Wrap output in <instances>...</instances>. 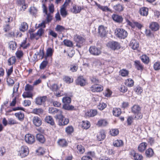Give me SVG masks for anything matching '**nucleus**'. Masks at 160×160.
Here are the masks:
<instances>
[{
    "mask_svg": "<svg viewBox=\"0 0 160 160\" xmlns=\"http://www.w3.org/2000/svg\"><path fill=\"white\" fill-rule=\"evenodd\" d=\"M141 108L138 105H134L132 108V112L135 115L136 119H141L142 118V114L141 112Z\"/></svg>",
    "mask_w": 160,
    "mask_h": 160,
    "instance_id": "nucleus-1",
    "label": "nucleus"
},
{
    "mask_svg": "<svg viewBox=\"0 0 160 160\" xmlns=\"http://www.w3.org/2000/svg\"><path fill=\"white\" fill-rule=\"evenodd\" d=\"M116 36L121 39H124L128 35L127 32L122 28H118L115 32Z\"/></svg>",
    "mask_w": 160,
    "mask_h": 160,
    "instance_id": "nucleus-2",
    "label": "nucleus"
},
{
    "mask_svg": "<svg viewBox=\"0 0 160 160\" xmlns=\"http://www.w3.org/2000/svg\"><path fill=\"white\" fill-rule=\"evenodd\" d=\"M28 148L26 146H23L21 147L18 153L19 155L22 158L26 157L29 153Z\"/></svg>",
    "mask_w": 160,
    "mask_h": 160,
    "instance_id": "nucleus-3",
    "label": "nucleus"
},
{
    "mask_svg": "<svg viewBox=\"0 0 160 160\" xmlns=\"http://www.w3.org/2000/svg\"><path fill=\"white\" fill-rule=\"evenodd\" d=\"M74 40L77 42L76 46L80 48L82 45L83 43L85 42V39L81 36L76 34L74 35Z\"/></svg>",
    "mask_w": 160,
    "mask_h": 160,
    "instance_id": "nucleus-4",
    "label": "nucleus"
},
{
    "mask_svg": "<svg viewBox=\"0 0 160 160\" xmlns=\"http://www.w3.org/2000/svg\"><path fill=\"white\" fill-rule=\"evenodd\" d=\"M59 119L58 124L60 126H64L67 125L69 122L68 118H65L62 115L60 114L57 116Z\"/></svg>",
    "mask_w": 160,
    "mask_h": 160,
    "instance_id": "nucleus-5",
    "label": "nucleus"
},
{
    "mask_svg": "<svg viewBox=\"0 0 160 160\" xmlns=\"http://www.w3.org/2000/svg\"><path fill=\"white\" fill-rule=\"evenodd\" d=\"M25 140L27 143L29 144H32L35 142L34 136L30 134H27L25 135Z\"/></svg>",
    "mask_w": 160,
    "mask_h": 160,
    "instance_id": "nucleus-6",
    "label": "nucleus"
},
{
    "mask_svg": "<svg viewBox=\"0 0 160 160\" xmlns=\"http://www.w3.org/2000/svg\"><path fill=\"white\" fill-rule=\"evenodd\" d=\"M89 51L91 54L95 56L99 55L101 53L100 49L95 46L91 47L89 48Z\"/></svg>",
    "mask_w": 160,
    "mask_h": 160,
    "instance_id": "nucleus-7",
    "label": "nucleus"
},
{
    "mask_svg": "<svg viewBox=\"0 0 160 160\" xmlns=\"http://www.w3.org/2000/svg\"><path fill=\"white\" fill-rule=\"evenodd\" d=\"M42 8L43 12L47 15L46 17V22H50L52 19V16L51 13L48 12L47 8L45 4H43Z\"/></svg>",
    "mask_w": 160,
    "mask_h": 160,
    "instance_id": "nucleus-8",
    "label": "nucleus"
},
{
    "mask_svg": "<svg viewBox=\"0 0 160 160\" xmlns=\"http://www.w3.org/2000/svg\"><path fill=\"white\" fill-rule=\"evenodd\" d=\"M29 32L30 33L31 38H35L36 39H38L39 37H41L43 33L44 30L41 28L38 30L36 33H33L32 32H30V31H29Z\"/></svg>",
    "mask_w": 160,
    "mask_h": 160,
    "instance_id": "nucleus-9",
    "label": "nucleus"
},
{
    "mask_svg": "<svg viewBox=\"0 0 160 160\" xmlns=\"http://www.w3.org/2000/svg\"><path fill=\"white\" fill-rule=\"evenodd\" d=\"M107 46L112 50L118 49L120 48L119 43L117 42L112 41L108 43Z\"/></svg>",
    "mask_w": 160,
    "mask_h": 160,
    "instance_id": "nucleus-10",
    "label": "nucleus"
},
{
    "mask_svg": "<svg viewBox=\"0 0 160 160\" xmlns=\"http://www.w3.org/2000/svg\"><path fill=\"white\" fill-rule=\"evenodd\" d=\"M103 87L101 85L94 84L90 88L91 90L93 92H99L103 90Z\"/></svg>",
    "mask_w": 160,
    "mask_h": 160,
    "instance_id": "nucleus-11",
    "label": "nucleus"
},
{
    "mask_svg": "<svg viewBox=\"0 0 160 160\" xmlns=\"http://www.w3.org/2000/svg\"><path fill=\"white\" fill-rule=\"evenodd\" d=\"M160 26L157 22H152L150 23L149 28L152 31L156 32L160 28Z\"/></svg>",
    "mask_w": 160,
    "mask_h": 160,
    "instance_id": "nucleus-12",
    "label": "nucleus"
},
{
    "mask_svg": "<svg viewBox=\"0 0 160 160\" xmlns=\"http://www.w3.org/2000/svg\"><path fill=\"white\" fill-rule=\"evenodd\" d=\"M83 8V7L81 6L73 5L72 8L71 9V10L72 13L76 14L79 13Z\"/></svg>",
    "mask_w": 160,
    "mask_h": 160,
    "instance_id": "nucleus-13",
    "label": "nucleus"
},
{
    "mask_svg": "<svg viewBox=\"0 0 160 160\" xmlns=\"http://www.w3.org/2000/svg\"><path fill=\"white\" fill-rule=\"evenodd\" d=\"M47 99V98L46 96L38 97L36 98V103L37 105H41L44 104Z\"/></svg>",
    "mask_w": 160,
    "mask_h": 160,
    "instance_id": "nucleus-14",
    "label": "nucleus"
},
{
    "mask_svg": "<svg viewBox=\"0 0 160 160\" xmlns=\"http://www.w3.org/2000/svg\"><path fill=\"white\" fill-rule=\"evenodd\" d=\"M33 124L36 127H39L42 123L41 118L38 116H34L32 118Z\"/></svg>",
    "mask_w": 160,
    "mask_h": 160,
    "instance_id": "nucleus-15",
    "label": "nucleus"
},
{
    "mask_svg": "<svg viewBox=\"0 0 160 160\" xmlns=\"http://www.w3.org/2000/svg\"><path fill=\"white\" fill-rule=\"evenodd\" d=\"M76 83L77 84L83 86L86 85L87 82L86 80L82 77H79L77 79Z\"/></svg>",
    "mask_w": 160,
    "mask_h": 160,
    "instance_id": "nucleus-16",
    "label": "nucleus"
},
{
    "mask_svg": "<svg viewBox=\"0 0 160 160\" xmlns=\"http://www.w3.org/2000/svg\"><path fill=\"white\" fill-rule=\"evenodd\" d=\"M18 5L21 6V10L24 11L28 7V5L25 3V0H18Z\"/></svg>",
    "mask_w": 160,
    "mask_h": 160,
    "instance_id": "nucleus-17",
    "label": "nucleus"
},
{
    "mask_svg": "<svg viewBox=\"0 0 160 160\" xmlns=\"http://www.w3.org/2000/svg\"><path fill=\"white\" fill-rule=\"evenodd\" d=\"M28 28V24L24 22H22L20 24L19 29V30L22 32H24L27 31Z\"/></svg>",
    "mask_w": 160,
    "mask_h": 160,
    "instance_id": "nucleus-18",
    "label": "nucleus"
},
{
    "mask_svg": "<svg viewBox=\"0 0 160 160\" xmlns=\"http://www.w3.org/2000/svg\"><path fill=\"white\" fill-rule=\"evenodd\" d=\"M106 28L102 25L99 26L98 28L99 34L102 37H104L106 33Z\"/></svg>",
    "mask_w": 160,
    "mask_h": 160,
    "instance_id": "nucleus-19",
    "label": "nucleus"
},
{
    "mask_svg": "<svg viewBox=\"0 0 160 160\" xmlns=\"http://www.w3.org/2000/svg\"><path fill=\"white\" fill-rule=\"evenodd\" d=\"M130 45L133 50L137 49L139 46L138 42L135 39H132L131 41Z\"/></svg>",
    "mask_w": 160,
    "mask_h": 160,
    "instance_id": "nucleus-20",
    "label": "nucleus"
},
{
    "mask_svg": "<svg viewBox=\"0 0 160 160\" xmlns=\"http://www.w3.org/2000/svg\"><path fill=\"white\" fill-rule=\"evenodd\" d=\"M112 18L113 20L119 23L121 22L123 19L122 16L117 14L112 15Z\"/></svg>",
    "mask_w": 160,
    "mask_h": 160,
    "instance_id": "nucleus-21",
    "label": "nucleus"
},
{
    "mask_svg": "<svg viewBox=\"0 0 160 160\" xmlns=\"http://www.w3.org/2000/svg\"><path fill=\"white\" fill-rule=\"evenodd\" d=\"M97 114V111L96 110H89L85 113V115L88 117H94Z\"/></svg>",
    "mask_w": 160,
    "mask_h": 160,
    "instance_id": "nucleus-22",
    "label": "nucleus"
},
{
    "mask_svg": "<svg viewBox=\"0 0 160 160\" xmlns=\"http://www.w3.org/2000/svg\"><path fill=\"white\" fill-rule=\"evenodd\" d=\"M58 145L61 147H65L68 145V142L66 140L64 139H60L58 142Z\"/></svg>",
    "mask_w": 160,
    "mask_h": 160,
    "instance_id": "nucleus-23",
    "label": "nucleus"
},
{
    "mask_svg": "<svg viewBox=\"0 0 160 160\" xmlns=\"http://www.w3.org/2000/svg\"><path fill=\"white\" fill-rule=\"evenodd\" d=\"M45 121L47 123L50 124L51 125L53 126L55 124L54 120L50 116H46L45 118Z\"/></svg>",
    "mask_w": 160,
    "mask_h": 160,
    "instance_id": "nucleus-24",
    "label": "nucleus"
},
{
    "mask_svg": "<svg viewBox=\"0 0 160 160\" xmlns=\"http://www.w3.org/2000/svg\"><path fill=\"white\" fill-rule=\"evenodd\" d=\"M54 52V49L51 48H49L47 49L46 52V55L45 57L46 59L48 57H51Z\"/></svg>",
    "mask_w": 160,
    "mask_h": 160,
    "instance_id": "nucleus-25",
    "label": "nucleus"
},
{
    "mask_svg": "<svg viewBox=\"0 0 160 160\" xmlns=\"http://www.w3.org/2000/svg\"><path fill=\"white\" fill-rule=\"evenodd\" d=\"M147 146V144L146 142H143L140 143L138 147V151L141 152H142L146 149Z\"/></svg>",
    "mask_w": 160,
    "mask_h": 160,
    "instance_id": "nucleus-26",
    "label": "nucleus"
},
{
    "mask_svg": "<svg viewBox=\"0 0 160 160\" xmlns=\"http://www.w3.org/2000/svg\"><path fill=\"white\" fill-rule=\"evenodd\" d=\"M15 117L21 121H22L24 118V115L23 113L21 112L15 113L14 114Z\"/></svg>",
    "mask_w": 160,
    "mask_h": 160,
    "instance_id": "nucleus-27",
    "label": "nucleus"
},
{
    "mask_svg": "<svg viewBox=\"0 0 160 160\" xmlns=\"http://www.w3.org/2000/svg\"><path fill=\"white\" fill-rule=\"evenodd\" d=\"M134 83L133 80L130 78L126 80L124 82L125 84L129 87H132L134 85Z\"/></svg>",
    "mask_w": 160,
    "mask_h": 160,
    "instance_id": "nucleus-28",
    "label": "nucleus"
},
{
    "mask_svg": "<svg viewBox=\"0 0 160 160\" xmlns=\"http://www.w3.org/2000/svg\"><path fill=\"white\" fill-rule=\"evenodd\" d=\"M105 132L103 131H100L97 135V138L99 141H101L103 140L105 138Z\"/></svg>",
    "mask_w": 160,
    "mask_h": 160,
    "instance_id": "nucleus-29",
    "label": "nucleus"
},
{
    "mask_svg": "<svg viewBox=\"0 0 160 160\" xmlns=\"http://www.w3.org/2000/svg\"><path fill=\"white\" fill-rule=\"evenodd\" d=\"M62 107L64 109L68 110H76L77 109L73 106L69 105V104H64Z\"/></svg>",
    "mask_w": 160,
    "mask_h": 160,
    "instance_id": "nucleus-30",
    "label": "nucleus"
},
{
    "mask_svg": "<svg viewBox=\"0 0 160 160\" xmlns=\"http://www.w3.org/2000/svg\"><path fill=\"white\" fill-rule=\"evenodd\" d=\"M134 64L135 67L138 70L142 71V70L143 67L141 64L140 61H136L134 62Z\"/></svg>",
    "mask_w": 160,
    "mask_h": 160,
    "instance_id": "nucleus-31",
    "label": "nucleus"
},
{
    "mask_svg": "<svg viewBox=\"0 0 160 160\" xmlns=\"http://www.w3.org/2000/svg\"><path fill=\"white\" fill-rule=\"evenodd\" d=\"M148 8L145 7H143L140 9V13L141 15L147 16L148 14Z\"/></svg>",
    "mask_w": 160,
    "mask_h": 160,
    "instance_id": "nucleus-32",
    "label": "nucleus"
},
{
    "mask_svg": "<svg viewBox=\"0 0 160 160\" xmlns=\"http://www.w3.org/2000/svg\"><path fill=\"white\" fill-rule=\"evenodd\" d=\"M49 112L50 113L55 114L56 113H61V110L57 109L56 108H50L49 109Z\"/></svg>",
    "mask_w": 160,
    "mask_h": 160,
    "instance_id": "nucleus-33",
    "label": "nucleus"
},
{
    "mask_svg": "<svg viewBox=\"0 0 160 160\" xmlns=\"http://www.w3.org/2000/svg\"><path fill=\"white\" fill-rule=\"evenodd\" d=\"M133 153H132L133 155V158L135 160H142L143 159L142 156L138 153L135 152L133 151Z\"/></svg>",
    "mask_w": 160,
    "mask_h": 160,
    "instance_id": "nucleus-34",
    "label": "nucleus"
},
{
    "mask_svg": "<svg viewBox=\"0 0 160 160\" xmlns=\"http://www.w3.org/2000/svg\"><path fill=\"white\" fill-rule=\"evenodd\" d=\"M142 61L145 64H148L149 62V57L145 54H143L140 57Z\"/></svg>",
    "mask_w": 160,
    "mask_h": 160,
    "instance_id": "nucleus-35",
    "label": "nucleus"
},
{
    "mask_svg": "<svg viewBox=\"0 0 160 160\" xmlns=\"http://www.w3.org/2000/svg\"><path fill=\"white\" fill-rule=\"evenodd\" d=\"M113 144L115 147H120L123 145V143L122 140H116L113 142Z\"/></svg>",
    "mask_w": 160,
    "mask_h": 160,
    "instance_id": "nucleus-36",
    "label": "nucleus"
},
{
    "mask_svg": "<svg viewBox=\"0 0 160 160\" xmlns=\"http://www.w3.org/2000/svg\"><path fill=\"white\" fill-rule=\"evenodd\" d=\"M43 112V110L40 108H36L33 109L31 113L39 115L40 114H42Z\"/></svg>",
    "mask_w": 160,
    "mask_h": 160,
    "instance_id": "nucleus-37",
    "label": "nucleus"
},
{
    "mask_svg": "<svg viewBox=\"0 0 160 160\" xmlns=\"http://www.w3.org/2000/svg\"><path fill=\"white\" fill-rule=\"evenodd\" d=\"M154 154L153 150L151 148H149L146 150L145 154L146 157L148 158H150L152 157Z\"/></svg>",
    "mask_w": 160,
    "mask_h": 160,
    "instance_id": "nucleus-38",
    "label": "nucleus"
},
{
    "mask_svg": "<svg viewBox=\"0 0 160 160\" xmlns=\"http://www.w3.org/2000/svg\"><path fill=\"white\" fill-rule=\"evenodd\" d=\"M66 7L62 6L60 9L61 14L63 18L66 17L68 15V12L66 10Z\"/></svg>",
    "mask_w": 160,
    "mask_h": 160,
    "instance_id": "nucleus-39",
    "label": "nucleus"
},
{
    "mask_svg": "<svg viewBox=\"0 0 160 160\" xmlns=\"http://www.w3.org/2000/svg\"><path fill=\"white\" fill-rule=\"evenodd\" d=\"M37 140L42 143H43L45 141L43 136L41 134H38L36 136Z\"/></svg>",
    "mask_w": 160,
    "mask_h": 160,
    "instance_id": "nucleus-40",
    "label": "nucleus"
},
{
    "mask_svg": "<svg viewBox=\"0 0 160 160\" xmlns=\"http://www.w3.org/2000/svg\"><path fill=\"white\" fill-rule=\"evenodd\" d=\"M108 124L107 121L104 119H101L98 121L97 125L99 126H105Z\"/></svg>",
    "mask_w": 160,
    "mask_h": 160,
    "instance_id": "nucleus-41",
    "label": "nucleus"
},
{
    "mask_svg": "<svg viewBox=\"0 0 160 160\" xmlns=\"http://www.w3.org/2000/svg\"><path fill=\"white\" fill-rule=\"evenodd\" d=\"M132 28H135V27L138 28L139 29H141L142 27V25L140 23L137 22H132L131 26Z\"/></svg>",
    "mask_w": 160,
    "mask_h": 160,
    "instance_id": "nucleus-42",
    "label": "nucleus"
},
{
    "mask_svg": "<svg viewBox=\"0 0 160 160\" xmlns=\"http://www.w3.org/2000/svg\"><path fill=\"white\" fill-rule=\"evenodd\" d=\"M78 68V65L76 64H73L70 65L69 66L70 70L72 72L77 71Z\"/></svg>",
    "mask_w": 160,
    "mask_h": 160,
    "instance_id": "nucleus-43",
    "label": "nucleus"
},
{
    "mask_svg": "<svg viewBox=\"0 0 160 160\" xmlns=\"http://www.w3.org/2000/svg\"><path fill=\"white\" fill-rule=\"evenodd\" d=\"M48 87L52 91H56L58 90L59 88V86L56 84H53L49 86L48 85Z\"/></svg>",
    "mask_w": 160,
    "mask_h": 160,
    "instance_id": "nucleus-44",
    "label": "nucleus"
},
{
    "mask_svg": "<svg viewBox=\"0 0 160 160\" xmlns=\"http://www.w3.org/2000/svg\"><path fill=\"white\" fill-rule=\"evenodd\" d=\"M121 113V110L120 108H114L113 110V115L116 117L118 116Z\"/></svg>",
    "mask_w": 160,
    "mask_h": 160,
    "instance_id": "nucleus-45",
    "label": "nucleus"
},
{
    "mask_svg": "<svg viewBox=\"0 0 160 160\" xmlns=\"http://www.w3.org/2000/svg\"><path fill=\"white\" fill-rule=\"evenodd\" d=\"M82 125L83 128L87 129L90 127V124L89 122L88 121H82Z\"/></svg>",
    "mask_w": 160,
    "mask_h": 160,
    "instance_id": "nucleus-46",
    "label": "nucleus"
},
{
    "mask_svg": "<svg viewBox=\"0 0 160 160\" xmlns=\"http://www.w3.org/2000/svg\"><path fill=\"white\" fill-rule=\"evenodd\" d=\"M22 96L24 98H31L33 96L32 93L29 91H27L23 92Z\"/></svg>",
    "mask_w": 160,
    "mask_h": 160,
    "instance_id": "nucleus-47",
    "label": "nucleus"
},
{
    "mask_svg": "<svg viewBox=\"0 0 160 160\" xmlns=\"http://www.w3.org/2000/svg\"><path fill=\"white\" fill-rule=\"evenodd\" d=\"M78 152L80 154H82L85 152L84 148L81 145H78L77 147Z\"/></svg>",
    "mask_w": 160,
    "mask_h": 160,
    "instance_id": "nucleus-48",
    "label": "nucleus"
},
{
    "mask_svg": "<svg viewBox=\"0 0 160 160\" xmlns=\"http://www.w3.org/2000/svg\"><path fill=\"white\" fill-rule=\"evenodd\" d=\"M9 47L10 49L13 50H15L17 47L16 43L13 41H11L9 43Z\"/></svg>",
    "mask_w": 160,
    "mask_h": 160,
    "instance_id": "nucleus-49",
    "label": "nucleus"
},
{
    "mask_svg": "<svg viewBox=\"0 0 160 160\" xmlns=\"http://www.w3.org/2000/svg\"><path fill=\"white\" fill-rule=\"evenodd\" d=\"M113 8L115 10L118 12L122 11L123 9L122 6L120 4H118L114 6Z\"/></svg>",
    "mask_w": 160,
    "mask_h": 160,
    "instance_id": "nucleus-50",
    "label": "nucleus"
},
{
    "mask_svg": "<svg viewBox=\"0 0 160 160\" xmlns=\"http://www.w3.org/2000/svg\"><path fill=\"white\" fill-rule=\"evenodd\" d=\"M65 45L68 47H72L73 46L72 42L68 39H65L63 41Z\"/></svg>",
    "mask_w": 160,
    "mask_h": 160,
    "instance_id": "nucleus-51",
    "label": "nucleus"
},
{
    "mask_svg": "<svg viewBox=\"0 0 160 160\" xmlns=\"http://www.w3.org/2000/svg\"><path fill=\"white\" fill-rule=\"evenodd\" d=\"M19 87V83H18V84H16L14 85L13 88L12 95L14 97L15 95L16 96L18 95V90Z\"/></svg>",
    "mask_w": 160,
    "mask_h": 160,
    "instance_id": "nucleus-52",
    "label": "nucleus"
},
{
    "mask_svg": "<svg viewBox=\"0 0 160 160\" xmlns=\"http://www.w3.org/2000/svg\"><path fill=\"white\" fill-rule=\"evenodd\" d=\"M119 72L120 74L122 77H126L128 75L129 73L128 71L125 69L121 70Z\"/></svg>",
    "mask_w": 160,
    "mask_h": 160,
    "instance_id": "nucleus-53",
    "label": "nucleus"
},
{
    "mask_svg": "<svg viewBox=\"0 0 160 160\" xmlns=\"http://www.w3.org/2000/svg\"><path fill=\"white\" fill-rule=\"evenodd\" d=\"M16 58L15 56H12L8 60V65H11L15 63L16 62Z\"/></svg>",
    "mask_w": 160,
    "mask_h": 160,
    "instance_id": "nucleus-54",
    "label": "nucleus"
},
{
    "mask_svg": "<svg viewBox=\"0 0 160 160\" xmlns=\"http://www.w3.org/2000/svg\"><path fill=\"white\" fill-rule=\"evenodd\" d=\"M62 102L65 104H69L71 102V98L68 97H64L62 99Z\"/></svg>",
    "mask_w": 160,
    "mask_h": 160,
    "instance_id": "nucleus-55",
    "label": "nucleus"
},
{
    "mask_svg": "<svg viewBox=\"0 0 160 160\" xmlns=\"http://www.w3.org/2000/svg\"><path fill=\"white\" fill-rule=\"evenodd\" d=\"M26 38L23 40L20 44V47L22 48L23 49H26L29 46V43H26Z\"/></svg>",
    "mask_w": 160,
    "mask_h": 160,
    "instance_id": "nucleus-56",
    "label": "nucleus"
},
{
    "mask_svg": "<svg viewBox=\"0 0 160 160\" xmlns=\"http://www.w3.org/2000/svg\"><path fill=\"white\" fill-rule=\"evenodd\" d=\"M134 91L138 95L140 94L143 91L142 88L140 86H137L134 89Z\"/></svg>",
    "mask_w": 160,
    "mask_h": 160,
    "instance_id": "nucleus-57",
    "label": "nucleus"
},
{
    "mask_svg": "<svg viewBox=\"0 0 160 160\" xmlns=\"http://www.w3.org/2000/svg\"><path fill=\"white\" fill-rule=\"evenodd\" d=\"M119 133V131L117 129H112L110 131V134L112 136H117Z\"/></svg>",
    "mask_w": 160,
    "mask_h": 160,
    "instance_id": "nucleus-58",
    "label": "nucleus"
},
{
    "mask_svg": "<svg viewBox=\"0 0 160 160\" xmlns=\"http://www.w3.org/2000/svg\"><path fill=\"white\" fill-rule=\"evenodd\" d=\"M48 62L46 60L43 61L40 65L39 68L41 70L44 69L47 66Z\"/></svg>",
    "mask_w": 160,
    "mask_h": 160,
    "instance_id": "nucleus-59",
    "label": "nucleus"
},
{
    "mask_svg": "<svg viewBox=\"0 0 160 160\" xmlns=\"http://www.w3.org/2000/svg\"><path fill=\"white\" fill-rule=\"evenodd\" d=\"M65 29L64 27L60 25H57L55 28L56 31L58 32H62Z\"/></svg>",
    "mask_w": 160,
    "mask_h": 160,
    "instance_id": "nucleus-60",
    "label": "nucleus"
},
{
    "mask_svg": "<svg viewBox=\"0 0 160 160\" xmlns=\"http://www.w3.org/2000/svg\"><path fill=\"white\" fill-rule=\"evenodd\" d=\"M107 106V105L103 102H100L98 106V109L100 110H102L104 109Z\"/></svg>",
    "mask_w": 160,
    "mask_h": 160,
    "instance_id": "nucleus-61",
    "label": "nucleus"
},
{
    "mask_svg": "<svg viewBox=\"0 0 160 160\" xmlns=\"http://www.w3.org/2000/svg\"><path fill=\"white\" fill-rule=\"evenodd\" d=\"M66 132L68 134H71L73 131V127L71 126H68L66 128Z\"/></svg>",
    "mask_w": 160,
    "mask_h": 160,
    "instance_id": "nucleus-62",
    "label": "nucleus"
},
{
    "mask_svg": "<svg viewBox=\"0 0 160 160\" xmlns=\"http://www.w3.org/2000/svg\"><path fill=\"white\" fill-rule=\"evenodd\" d=\"M35 55L39 56L40 57H41L42 58L44 57V50L43 49H40L39 52H37L35 53Z\"/></svg>",
    "mask_w": 160,
    "mask_h": 160,
    "instance_id": "nucleus-63",
    "label": "nucleus"
},
{
    "mask_svg": "<svg viewBox=\"0 0 160 160\" xmlns=\"http://www.w3.org/2000/svg\"><path fill=\"white\" fill-rule=\"evenodd\" d=\"M153 67L156 70H159L160 69V62H155L154 64Z\"/></svg>",
    "mask_w": 160,
    "mask_h": 160,
    "instance_id": "nucleus-64",
    "label": "nucleus"
}]
</instances>
